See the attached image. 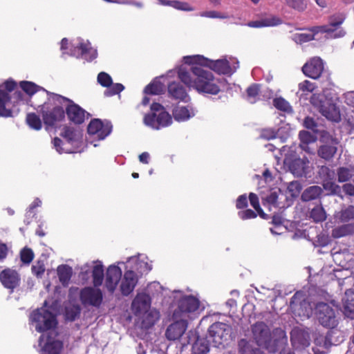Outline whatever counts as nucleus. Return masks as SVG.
I'll return each instance as SVG.
<instances>
[{"label": "nucleus", "instance_id": "nucleus-1", "mask_svg": "<svg viewBox=\"0 0 354 354\" xmlns=\"http://www.w3.org/2000/svg\"><path fill=\"white\" fill-rule=\"evenodd\" d=\"M189 70L181 67L178 71V77L188 87L196 89L199 93L216 95L220 91L218 80L214 78L210 71L204 69L198 64H194Z\"/></svg>", "mask_w": 354, "mask_h": 354}, {"label": "nucleus", "instance_id": "nucleus-2", "mask_svg": "<svg viewBox=\"0 0 354 354\" xmlns=\"http://www.w3.org/2000/svg\"><path fill=\"white\" fill-rule=\"evenodd\" d=\"M144 123L153 129L158 130L171 124L172 118L159 103L151 105V112L144 117Z\"/></svg>", "mask_w": 354, "mask_h": 354}, {"label": "nucleus", "instance_id": "nucleus-3", "mask_svg": "<svg viewBox=\"0 0 354 354\" xmlns=\"http://www.w3.org/2000/svg\"><path fill=\"white\" fill-rule=\"evenodd\" d=\"M185 62L188 64H198L209 67L218 74L232 75L239 67V62L232 68L226 59L209 60L201 55L187 56L184 57Z\"/></svg>", "mask_w": 354, "mask_h": 354}, {"label": "nucleus", "instance_id": "nucleus-4", "mask_svg": "<svg viewBox=\"0 0 354 354\" xmlns=\"http://www.w3.org/2000/svg\"><path fill=\"white\" fill-rule=\"evenodd\" d=\"M30 321L35 324V329L39 333L48 330L57 324L55 315L45 307L34 310L30 316Z\"/></svg>", "mask_w": 354, "mask_h": 354}, {"label": "nucleus", "instance_id": "nucleus-5", "mask_svg": "<svg viewBox=\"0 0 354 354\" xmlns=\"http://www.w3.org/2000/svg\"><path fill=\"white\" fill-rule=\"evenodd\" d=\"M53 94V101L66 106L68 119L75 124H82L85 119L86 111L71 100L58 94Z\"/></svg>", "mask_w": 354, "mask_h": 354}, {"label": "nucleus", "instance_id": "nucleus-6", "mask_svg": "<svg viewBox=\"0 0 354 354\" xmlns=\"http://www.w3.org/2000/svg\"><path fill=\"white\" fill-rule=\"evenodd\" d=\"M290 308L295 316L309 318L313 313V307L307 300L306 293L302 291L296 292L292 297Z\"/></svg>", "mask_w": 354, "mask_h": 354}, {"label": "nucleus", "instance_id": "nucleus-7", "mask_svg": "<svg viewBox=\"0 0 354 354\" xmlns=\"http://www.w3.org/2000/svg\"><path fill=\"white\" fill-rule=\"evenodd\" d=\"M345 15L344 14H336L330 17L329 24L323 26H314L312 30L315 33H327L330 38H338L344 37L346 32L342 29H337L344 21Z\"/></svg>", "mask_w": 354, "mask_h": 354}, {"label": "nucleus", "instance_id": "nucleus-8", "mask_svg": "<svg viewBox=\"0 0 354 354\" xmlns=\"http://www.w3.org/2000/svg\"><path fill=\"white\" fill-rule=\"evenodd\" d=\"M200 302L194 296L183 297L178 303V307L173 313L174 319H185L189 317V313H194L199 308Z\"/></svg>", "mask_w": 354, "mask_h": 354}, {"label": "nucleus", "instance_id": "nucleus-9", "mask_svg": "<svg viewBox=\"0 0 354 354\" xmlns=\"http://www.w3.org/2000/svg\"><path fill=\"white\" fill-rule=\"evenodd\" d=\"M134 258H128L126 261L125 272L123 277L121 279L120 291L124 296H128L134 290L138 283V274L132 270V266L130 263L135 261Z\"/></svg>", "mask_w": 354, "mask_h": 354}, {"label": "nucleus", "instance_id": "nucleus-10", "mask_svg": "<svg viewBox=\"0 0 354 354\" xmlns=\"http://www.w3.org/2000/svg\"><path fill=\"white\" fill-rule=\"evenodd\" d=\"M80 299L85 307L99 308L103 301V293L98 287L86 286L80 290Z\"/></svg>", "mask_w": 354, "mask_h": 354}, {"label": "nucleus", "instance_id": "nucleus-11", "mask_svg": "<svg viewBox=\"0 0 354 354\" xmlns=\"http://www.w3.org/2000/svg\"><path fill=\"white\" fill-rule=\"evenodd\" d=\"M316 314L319 323L326 328H334L337 321L335 310L328 304L320 302L316 306Z\"/></svg>", "mask_w": 354, "mask_h": 354}, {"label": "nucleus", "instance_id": "nucleus-12", "mask_svg": "<svg viewBox=\"0 0 354 354\" xmlns=\"http://www.w3.org/2000/svg\"><path fill=\"white\" fill-rule=\"evenodd\" d=\"M16 86V82L12 80H8L3 85L0 86V116L6 118L12 116L11 110L7 109L6 106L12 99L9 96V92L15 91Z\"/></svg>", "mask_w": 354, "mask_h": 354}, {"label": "nucleus", "instance_id": "nucleus-13", "mask_svg": "<svg viewBox=\"0 0 354 354\" xmlns=\"http://www.w3.org/2000/svg\"><path fill=\"white\" fill-rule=\"evenodd\" d=\"M230 327L222 322H216L209 328V336L214 346L218 347L227 341L230 334Z\"/></svg>", "mask_w": 354, "mask_h": 354}, {"label": "nucleus", "instance_id": "nucleus-14", "mask_svg": "<svg viewBox=\"0 0 354 354\" xmlns=\"http://www.w3.org/2000/svg\"><path fill=\"white\" fill-rule=\"evenodd\" d=\"M112 124L109 121L102 122L100 119L92 120L88 125L89 134L96 136L99 140H104L112 131Z\"/></svg>", "mask_w": 354, "mask_h": 354}, {"label": "nucleus", "instance_id": "nucleus-15", "mask_svg": "<svg viewBox=\"0 0 354 354\" xmlns=\"http://www.w3.org/2000/svg\"><path fill=\"white\" fill-rule=\"evenodd\" d=\"M252 333L257 344L263 348H268L271 342V333L269 327L263 322H259L252 326Z\"/></svg>", "mask_w": 354, "mask_h": 354}, {"label": "nucleus", "instance_id": "nucleus-16", "mask_svg": "<svg viewBox=\"0 0 354 354\" xmlns=\"http://www.w3.org/2000/svg\"><path fill=\"white\" fill-rule=\"evenodd\" d=\"M73 49H71V55L75 57H83L88 61H91L97 57V50L91 46V44L87 41L83 42V40L78 39L73 44Z\"/></svg>", "mask_w": 354, "mask_h": 354}, {"label": "nucleus", "instance_id": "nucleus-17", "mask_svg": "<svg viewBox=\"0 0 354 354\" xmlns=\"http://www.w3.org/2000/svg\"><path fill=\"white\" fill-rule=\"evenodd\" d=\"M20 281V275L15 270L6 268L0 273V281L3 287L10 290L11 292L19 286Z\"/></svg>", "mask_w": 354, "mask_h": 354}, {"label": "nucleus", "instance_id": "nucleus-18", "mask_svg": "<svg viewBox=\"0 0 354 354\" xmlns=\"http://www.w3.org/2000/svg\"><path fill=\"white\" fill-rule=\"evenodd\" d=\"M324 71V63L319 57H313L302 67V71L306 76L312 79H318Z\"/></svg>", "mask_w": 354, "mask_h": 354}, {"label": "nucleus", "instance_id": "nucleus-19", "mask_svg": "<svg viewBox=\"0 0 354 354\" xmlns=\"http://www.w3.org/2000/svg\"><path fill=\"white\" fill-rule=\"evenodd\" d=\"M170 324L165 332V336L169 340L178 339L185 333L187 328V321L185 319H178Z\"/></svg>", "mask_w": 354, "mask_h": 354}, {"label": "nucleus", "instance_id": "nucleus-20", "mask_svg": "<svg viewBox=\"0 0 354 354\" xmlns=\"http://www.w3.org/2000/svg\"><path fill=\"white\" fill-rule=\"evenodd\" d=\"M122 279V270L118 266H109L105 279V285L110 292H113Z\"/></svg>", "mask_w": 354, "mask_h": 354}, {"label": "nucleus", "instance_id": "nucleus-21", "mask_svg": "<svg viewBox=\"0 0 354 354\" xmlns=\"http://www.w3.org/2000/svg\"><path fill=\"white\" fill-rule=\"evenodd\" d=\"M39 346L41 351L47 354H59L62 348V343L60 341L54 340L44 334L39 337Z\"/></svg>", "mask_w": 354, "mask_h": 354}, {"label": "nucleus", "instance_id": "nucleus-22", "mask_svg": "<svg viewBox=\"0 0 354 354\" xmlns=\"http://www.w3.org/2000/svg\"><path fill=\"white\" fill-rule=\"evenodd\" d=\"M56 106L50 111L42 112L44 123L48 126H54L57 122L62 120L65 117V111L60 104L53 101Z\"/></svg>", "mask_w": 354, "mask_h": 354}, {"label": "nucleus", "instance_id": "nucleus-23", "mask_svg": "<svg viewBox=\"0 0 354 354\" xmlns=\"http://www.w3.org/2000/svg\"><path fill=\"white\" fill-rule=\"evenodd\" d=\"M319 111L323 116L333 122L340 120V112L336 104L329 100L320 102Z\"/></svg>", "mask_w": 354, "mask_h": 354}, {"label": "nucleus", "instance_id": "nucleus-24", "mask_svg": "<svg viewBox=\"0 0 354 354\" xmlns=\"http://www.w3.org/2000/svg\"><path fill=\"white\" fill-rule=\"evenodd\" d=\"M151 305V299L148 295L140 293L136 295L132 301V310L136 315L147 311Z\"/></svg>", "mask_w": 354, "mask_h": 354}, {"label": "nucleus", "instance_id": "nucleus-25", "mask_svg": "<svg viewBox=\"0 0 354 354\" xmlns=\"http://www.w3.org/2000/svg\"><path fill=\"white\" fill-rule=\"evenodd\" d=\"M169 95L176 100L187 102L189 99L185 88L179 82H171L168 86Z\"/></svg>", "mask_w": 354, "mask_h": 354}, {"label": "nucleus", "instance_id": "nucleus-26", "mask_svg": "<svg viewBox=\"0 0 354 354\" xmlns=\"http://www.w3.org/2000/svg\"><path fill=\"white\" fill-rule=\"evenodd\" d=\"M342 301L345 316L350 319H354V291L346 290Z\"/></svg>", "mask_w": 354, "mask_h": 354}, {"label": "nucleus", "instance_id": "nucleus-27", "mask_svg": "<svg viewBox=\"0 0 354 354\" xmlns=\"http://www.w3.org/2000/svg\"><path fill=\"white\" fill-rule=\"evenodd\" d=\"M308 163L307 158H295L290 163L289 168L293 174L302 176L306 173Z\"/></svg>", "mask_w": 354, "mask_h": 354}, {"label": "nucleus", "instance_id": "nucleus-28", "mask_svg": "<svg viewBox=\"0 0 354 354\" xmlns=\"http://www.w3.org/2000/svg\"><path fill=\"white\" fill-rule=\"evenodd\" d=\"M138 257H140V254L138 257L133 256L129 257L136 259L135 261L130 263V265L132 266V270H134L135 272L138 274V277L148 273L152 269L151 265L142 260H139Z\"/></svg>", "mask_w": 354, "mask_h": 354}, {"label": "nucleus", "instance_id": "nucleus-29", "mask_svg": "<svg viewBox=\"0 0 354 354\" xmlns=\"http://www.w3.org/2000/svg\"><path fill=\"white\" fill-rule=\"evenodd\" d=\"M281 24L282 20L280 18L276 16H271L259 21H251L248 24V26L252 28H261L266 26H275Z\"/></svg>", "mask_w": 354, "mask_h": 354}, {"label": "nucleus", "instance_id": "nucleus-30", "mask_svg": "<svg viewBox=\"0 0 354 354\" xmlns=\"http://www.w3.org/2000/svg\"><path fill=\"white\" fill-rule=\"evenodd\" d=\"M194 115V112L192 109L187 106H177L173 110V116L178 122L187 120Z\"/></svg>", "mask_w": 354, "mask_h": 354}, {"label": "nucleus", "instance_id": "nucleus-31", "mask_svg": "<svg viewBox=\"0 0 354 354\" xmlns=\"http://www.w3.org/2000/svg\"><path fill=\"white\" fill-rule=\"evenodd\" d=\"M20 87L26 94H28L30 96L34 95L39 91H43L46 92L47 95H50L51 98L53 99V93L47 91L44 88L37 85L36 84L32 82L22 81L20 82Z\"/></svg>", "mask_w": 354, "mask_h": 354}, {"label": "nucleus", "instance_id": "nucleus-32", "mask_svg": "<svg viewBox=\"0 0 354 354\" xmlns=\"http://www.w3.org/2000/svg\"><path fill=\"white\" fill-rule=\"evenodd\" d=\"M104 267L101 262H96L92 270L93 283L95 287L102 284L104 279Z\"/></svg>", "mask_w": 354, "mask_h": 354}, {"label": "nucleus", "instance_id": "nucleus-33", "mask_svg": "<svg viewBox=\"0 0 354 354\" xmlns=\"http://www.w3.org/2000/svg\"><path fill=\"white\" fill-rule=\"evenodd\" d=\"M57 271L62 284L67 286L72 276V268L67 265H60L57 267Z\"/></svg>", "mask_w": 354, "mask_h": 354}, {"label": "nucleus", "instance_id": "nucleus-34", "mask_svg": "<svg viewBox=\"0 0 354 354\" xmlns=\"http://www.w3.org/2000/svg\"><path fill=\"white\" fill-rule=\"evenodd\" d=\"M322 193V189L319 186L313 185L308 187L301 194L304 201H310L317 198Z\"/></svg>", "mask_w": 354, "mask_h": 354}, {"label": "nucleus", "instance_id": "nucleus-35", "mask_svg": "<svg viewBox=\"0 0 354 354\" xmlns=\"http://www.w3.org/2000/svg\"><path fill=\"white\" fill-rule=\"evenodd\" d=\"M61 136L66 139L69 144H74L77 142L81 137V133L73 128L65 127Z\"/></svg>", "mask_w": 354, "mask_h": 354}, {"label": "nucleus", "instance_id": "nucleus-36", "mask_svg": "<svg viewBox=\"0 0 354 354\" xmlns=\"http://www.w3.org/2000/svg\"><path fill=\"white\" fill-rule=\"evenodd\" d=\"M336 217L343 223L348 222L354 219V206L344 207L337 213Z\"/></svg>", "mask_w": 354, "mask_h": 354}, {"label": "nucleus", "instance_id": "nucleus-37", "mask_svg": "<svg viewBox=\"0 0 354 354\" xmlns=\"http://www.w3.org/2000/svg\"><path fill=\"white\" fill-rule=\"evenodd\" d=\"M164 90L165 86L163 84L155 80L145 88L144 93L149 95H160Z\"/></svg>", "mask_w": 354, "mask_h": 354}, {"label": "nucleus", "instance_id": "nucleus-38", "mask_svg": "<svg viewBox=\"0 0 354 354\" xmlns=\"http://www.w3.org/2000/svg\"><path fill=\"white\" fill-rule=\"evenodd\" d=\"M160 314L156 310L147 311L144 315L142 324L146 328H150L153 326L159 319Z\"/></svg>", "mask_w": 354, "mask_h": 354}, {"label": "nucleus", "instance_id": "nucleus-39", "mask_svg": "<svg viewBox=\"0 0 354 354\" xmlns=\"http://www.w3.org/2000/svg\"><path fill=\"white\" fill-rule=\"evenodd\" d=\"M338 181L339 183L353 180L354 182V169L347 167H339L337 171Z\"/></svg>", "mask_w": 354, "mask_h": 354}, {"label": "nucleus", "instance_id": "nucleus-40", "mask_svg": "<svg viewBox=\"0 0 354 354\" xmlns=\"http://www.w3.org/2000/svg\"><path fill=\"white\" fill-rule=\"evenodd\" d=\"M337 152V147L333 145H324L318 150L319 156L325 160L331 159Z\"/></svg>", "mask_w": 354, "mask_h": 354}, {"label": "nucleus", "instance_id": "nucleus-41", "mask_svg": "<svg viewBox=\"0 0 354 354\" xmlns=\"http://www.w3.org/2000/svg\"><path fill=\"white\" fill-rule=\"evenodd\" d=\"M238 347L241 354H262L259 349L252 348L249 342L245 339L239 341Z\"/></svg>", "mask_w": 354, "mask_h": 354}, {"label": "nucleus", "instance_id": "nucleus-42", "mask_svg": "<svg viewBox=\"0 0 354 354\" xmlns=\"http://www.w3.org/2000/svg\"><path fill=\"white\" fill-rule=\"evenodd\" d=\"M193 349L196 354H207L209 351V341L204 338H198L193 346Z\"/></svg>", "mask_w": 354, "mask_h": 354}, {"label": "nucleus", "instance_id": "nucleus-43", "mask_svg": "<svg viewBox=\"0 0 354 354\" xmlns=\"http://www.w3.org/2000/svg\"><path fill=\"white\" fill-rule=\"evenodd\" d=\"M310 218L315 223L322 222L326 218V214L324 208L320 205L313 207L310 212Z\"/></svg>", "mask_w": 354, "mask_h": 354}, {"label": "nucleus", "instance_id": "nucleus-44", "mask_svg": "<svg viewBox=\"0 0 354 354\" xmlns=\"http://www.w3.org/2000/svg\"><path fill=\"white\" fill-rule=\"evenodd\" d=\"M247 100L251 103L254 104L259 100V86L258 84H252L249 86L247 90Z\"/></svg>", "mask_w": 354, "mask_h": 354}, {"label": "nucleus", "instance_id": "nucleus-45", "mask_svg": "<svg viewBox=\"0 0 354 354\" xmlns=\"http://www.w3.org/2000/svg\"><path fill=\"white\" fill-rule=\"evenodd\" d=\"M353 226L351 225H343L334 228L332 230V236L334 238H340L349 234L352 232Z\"/></svg>", "mask_w": 354, "mask_h": 354}, {"label": "nucleus", "instance_id": "nucleus-46", "mask_svg": "<svg viewBox=\"0 0 354 354\" xmlns=\"http://www.w3.org/2000/svg\"><path fill=\"white\" fill-rule=\"evenodd\" d=\"M26 122L30 127L33 129L39 130L41 128V121L39 117L34 113L27 115Z\"/></svg>", "mask_w": 354, "mask_h": 354}, {"label": "nucleus", "instance_id": "nucleus-47", "mask_svg": "<svg viewBox=\"0 0 354 354\" xmlns=\"http://www.w3.org/2000/svg\"><path fill=\"white\" fill-rule=\"evenodd\" d=\"M249 200L251 205L254 208L258 214L263 218H267L266 214L263 212V209L259 205L258 196L254 193H250L249 195Z\"/></svg>", "mask_w": 354, "mask_h": 354}, {"label": "nucleus", "instance_id": "nucleus-48", "mask_svg": "<svg viewBox=\"0 0 354 354\" xmlns=\"http://www.w3.org/2000/svg\"><path fill=\"white\" fill-rule=\"evenodd\" d=\"M273 105L279 110L285 112H291L292 107L285 99L283 97H277L273 100Z\"/></svg>", "mask_w": 354, "mask_h": 354}, {"label": "nucleus", "instance_id": "nucleus-49", "mask_svg": "<svg viewBox=\"0 0 354 354\" xmlns=\"http://www.w3.org/2000/svg\"><path fill=\"white\" fill-rule=\"evenodd\" d=\"M310 30H311L312 33H304H304L294 34L292 36L293 40L296 43L301 44V43L307 42V41L314 39V37L316 33H315L312 30V28L310 29Z\"/></svg>", "mask_w": 354, "mask_h": 354}, {"label": "nucleus", "instance_id": "nucleus-50", "mask_svg": "<svg viewBox=\"0 0 354 354\" xmlns=\"http://www.w3.org/2000/svg\"><path fill=\"white\" fill-rule=\"evenodd\" d=\"M325 190L328 191L330 194L337 196H341L342 187L332 181H326L323 184Z\"/></svg>", "mask_w": 354, "mask_h": 354}, {"label": "nucleus", "instance_id": "nucleus-51", "mask_svg": "<svg viewBox=\"0 0 354 354\" xmlns=\"http://www.w3.org/2000/svg\"><path fill=\"white\" fill-rule=\"evenodd\" d=\"M34 252L32 249L25 247L20 252L21 261L25 264H30L34 259Z\"/></svg>", "mask_w": 354, "mask_h": 354}, {"label": "nucleus", "instance_id": "nucleus-52", "mask_svg": "<svg viewBox=\"0 0 354 354\" xmlns=\"http://www.w3.org/2000/svg\"><path fill=\"white\" fill-rule=\"evenodd\" d=\"M169 6H171L176 10L183 11H193L194 8L191 6L188 3L180 1H171L167 3Z\"/></svg>", "mask_w": 354, "mask_h": 354}, {"label": "nucleus", "instance_id": "nucleus-53", "mask_svg": "<svg viewBox=\"0 0 354 354\" xmlns=\"http://www.w3.org/2000/svg\"><path fill=\"white\" fill-rule=\"evenodd\" d=\"M124 89V86L120 83L113 84L107 87V88L104 91V95L106 97L113 96L117 94H119Z\"/></svg>", "mask_w": 354, "mask_h": 354}, {"label": "nucleus", "instance_id": "nucleus-54", "mask_svg": "<svg viewBox=\"0 0 354 354\" xmlns=\"http://www.w3.org/2000/svg\"><path fill=\"white\" fill-rule=\"evenodd\" d=\"M299 139L301 143L304 145H301V147L305 149L307 145L315 141V137L312 133L306 131H301L299 132Z\"/></svg>", "mask_w": 354, "mask_h": 354}, {"label": "nucleus", "instance_id": "nucleus-55", "mask_svg": "<svg viewBox=\"0 0 354 354\" xmlns=\"http://www.w3.org/2000/svg\"><path fill=\"white\" fill-rule=\"evenodd\" d=\"M81 309L79 306H73L66 308V318L69 321H74L80 316Z\"/></svg>", "mask_w": 354, "mask_h": 354}, {"label": "nucleus", "instance_id": "nucleus-56", "mask_svg": "<svg viewBox=\"0 0 354 354\" xmlns=\"http://www.w3.org/2000/svg\"><path fill=\"white\" fill-rule=\"evenodd\" d=\"M286 3L290 8L298 11H303L306 8V0H286Z\"/></svg>", "mask_w": 354, "mask_h": 354}, {"label": "nucleus", "instance_id": "nucleus-57", "mask_svg": "<svg viewBox=\"0 0 354 354\" xmlns=\"http://www.w3.org/2000/svg\"><path fill=\"white\" fill-rule=\"evenodd\" d=\"M31 270L34 275L37 278H41L46 270L44 261H37L35 264L32 265Z\"/></svg>", "mask_w": 354, "mask_h": 354}, {"label": "nucleus", "instance_id": "nucleus-58", "mask_svg": "<svg viewBox=\"0 0 354 354\" xmlns=\"http://www.w3.org/2000/svg\"><path fill=\"white\" fill-rule=\"evenodd\" d=\"M97 82L101 86L107 88L112 84L113 81L111 77L108 73L100 72L97 75Z\"/></svg>", "mask_w": 354, "mask_h": 354}, {"label": "nucleus", "instance_id": "nucleus-59", "mask_svg": "<svg viewBox=\"0 0 354 354\" xmlns=\"http://www.w3.org/2000/svg\"><path fill=\"white\" fill-rule=\"evenodd\" d=\"M238 216L242 220H247L256 218L257 216V214L250 209H247L239 211L238 212Z\"/></svg>", "mask_w": 354, "mask_h": 354}, {"label": "nucleus", "instance_id": "nucleus-60", "mask_svg": "<svg viewBox=\"0 0 354 354\" xmlns=\"http://www.w3.org/2000/svg\"><path fill=\"white\" fill-rule=\"evenodd\" d=\"M299 88L300 91L307 94L314 91L315 85L311 82L308 80H305L299 84Z\"/></svg>", "mask_w": 354, "mask_h": 354}, {"label": "nucleus", "instance_id": "nucleus-61", "mask_svg": "<svg viewBox=\"0 0 354 354\" xmlns=\"http://www.w3.org/2000/svg\"><path fill=\"white\" fill-rule=\"evenodd\" d=\"M277 198L278 196L277 193L272 192L266 198V203H263V205H268L269 206V209H271L270 206L277 207Z\"/></svg>", "mask_w": 354, "mask_h": 354}, {"label": "nucleus", "instance_id": "nucleus-62", "mask_svg": "<svg viewBox=\"0 0 354 354\" xmlns=\"http://www.w3.org/2000/svg\"><path fill=\"white\" fill-rule=\"evenodd\" d=\"M288 189L291 192V195L299 194L301 190V185L297 181L290 182L288 185Z\"/></svg>", "mask_w": 354, "mask_h": 354}, {"label": "nucleus", "instance_id": "nucleus-63", "mask_svg": "<svg viewBox=\"0 0 354 354\" xmlns=\"http://www.w3.org/2000/svg\"><path fill=\"white\" fill-rule=\"evenodd\" d=\"M304 124L306 128H307L308 129H311L314 132L317 131V130L316 129L317 125L316 122H315V120L312 118H310V117L306 118L304 120Z\"/></svg>", "mask_w": 354, "mask_h": 354}, {"label": "nucleus", "instance_id": "nucleus-64", "mask_svg": "<svg viewBox=\"0 0 354 354\" xmlns=\"http://www.w3.org/2000/svg\"><path fill=\"white\" fill-rule=\"evenodd\" d=\"M248 206V198L245 194L241 195L236 200V207L237 209H243Z\"/></svg>", "mask_w": 354, "mask_h": 354}]
</instances>
